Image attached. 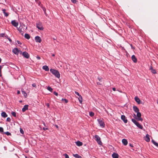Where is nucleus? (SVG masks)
<instances>
[{"mask_svg":"<svg viewBox=\"0 0 158 158\" xmlns=\"http://www.w3.org/2000/svg\"><path fill=\"white\" fill-rule=\"evenodd\" d=\"M98 79L99 81H101V79L99 77H98Z\"/></svg>","mask_w":158,"mask_h":158,"instance_id":"54","label":"nucleus"},{"mask_svg":"<svg viewBox=\"0 0 158 158\" xmlns=\"http://www.w3.org/2000/svg\"><path fill=\"white\" fill-rule=\"evenodd\" d=\"M43 10L44 11L45 14L46 16H47V14H46V9L45 8H43Z\"/></svg>","mask_w":158,"mask_h":158,"instance_id":"41","label":"nucleus"},{"mask_svg":"<svg viewBox=\"0 0 158 158\" xmlns=\"http://www.w3.org/2000/svg\"><path fill=\"white\" fill-rule=\"evenodd\" d=\"M98 121L101 127L103 128L105 127V124L103 119H98Z\"/></svg>","mask_w":158,"mask_h":158,"instance_id":"5","label":"nucleus"},{"mask_svg":"<svg viewBox=\"0 0 158 158\" xmlns=\"http://www.w3.org/2000/svg\"><path fill=\"white\" fill-rule=\"evenodd\" d=\"M43 129L44 130V131H45L46 130H47L48 129V128H45V127H43Z\"/></svg>","mask_w":158,"mask_h":158,"instance_id":"45","label":"nucleus"},{"mask_svg":"<svg viewBox=\"0 0 158 158\" xmlns=\"http://www.w3.org/2000/svg\"><path fill=\"white\" fill-rule=\"evenodd\" d=\"M32 85L33 87H36V84L35 83H33L32 84Z\"/></svg>","mask_w":158,"mask_h":158,"instance_id":"47","label":"nucleus"},{"mask_svg":"<svg viewBox=\"0 0 158 158\" xmlns=\"http://www.w3.org/2000/svg\"><path fill=\"white\" fill-rule=\"evenodd\" d=\"M62 101H64L65 103H67L68 102V100L67 99H63V98H62Z\"/></svg>","mask_w":158,"mask_h":158,"instance_id":"33","label":"nucleus"},{"mask_svg":"<svg viewBox=\"0 0 158 158\" xmlns=\"http://www.w3.org/2000/svg\"><path fill=\"white\" fill-rule=\"evenodd\" d=\"M25 37L27 39H29L30 38V36L28 34H25L24 35Z\"/></svg>","mask_w":158,"mask_h":158,"instance_id":"24","label":"nucleus"},{"mask_svg":"<svg viewBox=\"0 0 158 158\" xmlns=\"http://www.w3.org/2000/svg\"><path fill=\"white\" fill-rule=\"evenodd\" d=\"M112 90L114 91H115L116 90L115 88H113Z\"/></svg>","mask_w":158,"mask_h":158,"instance_id":"53","label":"nucleus"},{"mask_svg":"<svg viewBox=\"0 0 158 158\" xmlns=\"http://www.w3.org/2000/svg\"><path fill=\"white\" fill-rule=\"evenodd\" d=\"M75 93L78 96H79L80 94L78 92H77V91H75Z\"/></svg>","mask_w":158,"mask_h":158,"instance_id":"43","label":"nucleus"},{"mask_svg":"<svg viewBox=\"0 0 158 158\" xmlns=\"http://www.w3.org/2000/svg\"><path fill=\"white\" fill-rule=\"evenodd\" d=\"M26 158H27V157L26 156Z\"/></svg>","mask_w":158,"mask_h":158,"instance_id":"63","label":"nucleus"},{"mask_svg":"<svg viewBox=\"0 0 158 158\" xmlns=\"http://www.w3.org/2000/svg\"><path fill=\"white\" fill-rule=\"evenodd\" d=\"M64 156H65V158H69V156L66 154H64Z\"/></svg>","mask_w":158,"mask_h":158,"instance_id":"37","label":"nucleus"},{"mask_svg":"<svg viewBox=\"0 0 158 158\" xmlns=\"http://www.w3.org/2000/svg\"><path fill=\"white\" fill-rule=\"evenodd\" d=\"M35 40L36 42L40 43L42 41L41 39L39 36H35Z\"/></svg>","mask_w":158,"mask_h":158,"instance_id":"7","label":"nucleus"},{"mask_svg":"<svg viewBox=\"0 0 158 158\" xmlns=\"http://www.w3.org/2000/svg\"><path fill=\"white\" fill-rule=\"evenodd\" d=\"M71 1L74 3L76 2V0H71Z\"/></svg>","mask_w":158,"mask_h":158,"instance_id":"44","label":"nucleus"},{"mask_svg":"<svg viewBox=\"0 0 158 158\" xmlns=\"http://www.w3.org/2000/svg\"><path fill=\"white\" fill-rule=\"evenodd\" d=\"M73 156L77 158H81V156L77 154H73Z\"/></svg>","mask_w":158,"mask_h":158,"instance_id":"26","label":"nucleus"},{"mask_svg":"<svg viewBox=\"0 0 158 158\" xmlns=\"http://www.w3.org/2000/svg\"><path fill=\"white\" fill-rule=\"evenodd\" d=\"M121 118L125 123H127V120L126 118V117L124 115H122L121 116Z\"/></svg>","mask_w":158,"mask_h":158,"instance_id":"10","label":"nucleus"},{"mask_svg":"<svg viewBox=\"0 0 158 158\" xmlns=\"http://www.w3.org/2000/svg\"><path fill=\"white\" fill-rule=\"evenodd\" d=\"M1 59L0 58V63L1 62Z\"/></svg>","mask_w":158,"mask_h":158,"instance_id":"60","label":"nucleus"},{"mask_svg":"<svg viewBox=\"0 0 158 158\" xmlns=\"http://www.w3.org/2000/svg\"><path fill=\"white\" fill-rule=\"evenodd\" d=\"M133 109L134 111L136 113L139 112V110L137 106H134L133 107Z\"/></svg>","mask_w":158,"mask_h":158,"instance_id":"18","label":"nucleus"},{"mask_svg":"<svg viewBox=\"0 0 158 158\" xmlns=\"http://www.w3.org/2000/svg\"><path fill=\"white\" fill-rule=\"evenodd\" d=\"M36 27L40 30L43 31L44 28L43 27L42 24L40 22H38L36 23Z\"/></svg>","mask_w":158,"mask_h":158,"instance_id":"3","label":"nucleus"},{"mask_svg":"<svg viewBox=\"0 0 158 158\" xmlns=\"http://www.w3.org/2000/svg\"><path fill=\"white\" fill-rule=\"evenodd\" d=\"M22 93L24 95V96H25V97H26L27 95V93L24 91H22Z\"/></svg>","mask_w":158,"mask_h":158,"instance_id":"32","label":"nucleus"},{"mask_svg":"<svg viewBox=\"0 0 158 158\" xmlns=\"http://www.w3.org/2000/svg\"><path fill=\"white\" fill-rule=\"evenodd\" d=\"M153 69L152 67V66H151L150 68V70H151Z\"/></svg>","mask_w":158,"mask_h":158,"instance_id":"52","label":"nucleus"},{"mask_svg":"<svg viewBox=\"0 0 158 158\" xmlns=\"http://www.w3.org/2000/svg\"><path fill=\"white\" fill-rule=\"evenodd\" d=\"M152 143L155 145L156 147H158V143L156 142L153 139L152 140Z\"/></svg>","mask_w":158,"mask_h":158,"instance_id":"25","label":"nucleus"},{"mask_svg":"<svg viewBox=\"0 0 158 158\" xmlns=\"http://www.w3.org/2000/svg\"><path fill=\"white\" fill-rule=\"evenodd\" d=\"M157 103L158 104V99L157 100Z\"/></svg>","mask_w":158,"mask_h":158,"instance_id":"59","label":"nucleus"},{"mask_svg":"<svg viewBox=\"0 0 158 158\" xmlns=\"http://www.w3.org/2000/svg\"><path fill=\"white\" fill-rule=\"evenodd\" d=\"M10 118L9 117H8L6 119V121L8 122H10Z\"/></svg>","mask_w":158,"mask_h":158,"instance_id":"39","label":"nucleus"},{"mask_svg":"<svg viewBox=\"0 0 158 158\" xmlns=\"http://www.w3.org/2000/svg\"><path fill=\"white\" fill-rule=\"evenodd\" d=\"M77 98H78L80 102L81 103L82 102V98L81 95H80L79 96H78V97H77Z\"/></svg>","mask_w":158,"mask_h":158,"instance_id":"21","label":"nucleus"},{"mask_svg":"<svg viewBox=\"0 0 158 158\" xmlns=\"http://www.w3.org/2000/svg\"><path fill=\"white\" fill-rule=\"evenodd\" d=\"M55 54H52V56H55Z\"/></svg>","mask_w":158,"mask_h":158,"instance_id":"58","label":"nucleus"},{"mask_svg":"<svg viewBox=\"0 0 158 158\" xmlns=\"http://www.w3.org/2000/svg\"><path fill=\"white\" fill-rule=\"evenodd\" d=\"M1 35H2V37H3L4 35V34H1Z\"/></svg>","mask_w":158,"mask_h":158,"instance_id":"57","label":"nucleus"},{"mask_svg":"<svg viewBox=\"0 0 158 158\" xmlns=\"http://www.w3.org/2000/svg\"><path fill=\"white\" fill-rule=\"evenodd\" d=\"M131 121L139 128L141 129H143L142 126L135 119L132 118L131 119Z\"/></svg>","mask_w":158,"mask_h":158,"instance_id":"2","label":"nucleus"},{"mask_svg":"<svg viewBox=\"0 0 158 158\" xmlns=\"http://www.w3.org/2000/svg\"><path fill=\"white\" fill-rule=\"evenodd\" d=\"M135 101L138 104H139L140 103V100L139 98L137 97H135Z\"/></svg>","mask_w":158,"mask_h":158,"instance_id":"17","label":"nucleus"},{"mask_svg":"<svg viewBox=\"0 0 158 158\" xmlns=\"http://www.w3.org/2000/svg\"><path fill=\"white\" fill-rule=\"evenodd\" d=\"M46 106H47V107H49V104L48 103H47L46 104Z\"/></svg>","mask_w":158,"mask_h":158,"instance_id":"48","label":"nucleus"},{"mask_svg":"<svg viewBox=\"0 0 158 158\" xmlns=\"http://www.w3.org/2000/svg\"><path fill=\"white\" fill-rule=\"evenodd\" d=\"M131 59L134 63H136L137 62V59L134 55H133L131 56Z\"/></svg>","mask_w":158,"mask_h":158,"instance_id":"13","label":"nucleus"},{"mask_svg":"<svg viewBox=\"0 0 158 158\" xmlns=\"http://www.w3.org/2000/svg\"><path fill=\"white\" fill-rule=\"evenodd\" d=\"M95 138L96 141L99 145H102V143L101 140V138L98 135H96L95 136Z\"/></svg>","mask_w":158,"mask_h":158,"instance_id":"4","label":"nucleus"},{"mask_svg":"<svg viewBox=\"0 0 158 158\" xmlns=\"http://www.w3.org/2000/svg\"><path fill=\"white\" fill-rule=\"evenodd\" d=\"M56 127L57 128H58V126H57V125H56Z\"/></svg>","mask_w":158,"mask_h":158,"instance_id":"61","label":"nucleus"},{"mask_svg":"<svg viewBox=\"0 0 158 158\" xmlns=\"http://www.w3.org/2000/svg\"><path fill=\"white\" fill-rule=\"evenodd\" d=\"M19 32L22 35H23V33H24V32L23 31H21V30H19Z\"/></svg>","mask_w":158,"mask_h":158,"instance_id":"38","label":"nucleus"},{"mask_svg":"<svg viewBox=\"0 0 158 158\" xmlns=\"http://www.w3.org/2000/svg\"><path fill=\"white\" fill-rule=\"evenodd\" d=\"M56 96H57L58 95V94L56 92H54L53 93Z\"/></svg>","mask_w":158,"mask_h":158,"instance_id":"42","label":"nucleus"},{"mask_svg":"<svg viewBox=\"0 0 158 158\" xmlns=\"http://www.w3.org/2000/svg\"><path fill=\"white\" fill-rule=\"evenodd\" d=\"M13 52L16 55H18L19 52V50L17 48H15L14 49L12 50Z\"/></svg>","mask_w":158,"mask_h":158,"instance_id":"11","label":"nucleus"},{"mask_svg":"<svg viewBox=\"0 0 158 158\" xmlns=\"http://www.w3.org/2000/svg\"><path fill=\"white\" fill-rule=\"evenodd\" d=\"M2 11L3 13L4 14V15L6 17H7L8 16V14L7 13H6V10L5 9H3L2 10Z\"/></svg>","mask_w":158,"mask_h":158,"instance_id":"23","label":"nucleus"},{"mask_svg":"<svg viewBox=\"0 0 158 158\" xmlns=\"http://www.w3.org/2000/svg\"><path fill=\"white\" fill-rule=\"evenodd\" d=\"M47 89L49 91H50V92H52V89L51 87H50L48 86V87H47Z\"/></svg>","mask_w":158,"mask_h":158,"instance_id":"27","label":"nucleus"},{"mask_svg":"<svg viewBox=\"0 0 158 158\" xmlns=\"http://www.w3.org/2000/svg\"><path fill=\"white\" fill-rule=\"evenodd\" d=\"M23 55L25 58H28L29 57V55L28 53L26 52H24L22 53Z\"/></svg>","mask_w":158,"mask_h":158,"instance_id":"9","label":"nucleus"},{"mask_svg":"<svg viewBox=\"0 0 158 158\" xmlns=\"http://www.w3.org/2000/svg\"><path fill=\"white\" fill-rule=\"evenodd\" d=\"M28 105H25L22 108V110L23 112H24L26 110H27L28 108Z\"/></svg>","mask_w":158,"mask_h":158,"instance_id":"14","label":"nucleus"},{"mask_svg":"<svg viewBox=\"0 0 158 158\" xmlns=\"http://www.w3.org/2000/svg\"><path fill=\"white\" fill-rule=\"evenodd\" d=\"M43 69L46 71H48L49 69L48 67L46 65L43 66Z\"/></svg>","mask_w":158,"mask_h":158,"instance_id":"22","label":"nucleus"},{"mask_svg":"<svg viewBox=\"0 0 158 158\" xmlns=\"http://www.w3.org/2000/svg\"><path fill=\"white\" fill-rule=\"evenodd\" d=\"M97 84L98 85H100V84L99 82H97Z\"/></svg>","mask_w":158,"mask_h":158,"instance_id":"56","label":"nucleus"},{"mask_svg":"<svg viewBox=\"0 0 158 158\" xmlns=\"http://www.w3.org/2000/svg\"><path fill=\"white\" fill-rule=\"evenodd\" d=\"M6 135H11V134L8 131H7L4 133Z\"/></svg>","mask_w":158,"mask_h":158,"instance_id":"34","label":"nucleus"},{"mask_svg":"<svg viewBox=\"0 0 158 158\" xmlns=\"http://www.w3.org/2000/svg\"><path fill=\"white\" fill-rule=\"evenodd\" d=\"M122 142L123 144L125 145H126L128 143L127 140L125 139H122Z\"/></svg>","mask_w":158,"mask_h":158,"instance_id":"15","label":"nucleus"},{"mask_svg":"<svg viewBox=\"0 0 158 158\" xmlns=\"http://www.w3.org/2000/svg\"><path fill=\"white\" fill-rule=\"evenodd\" d=\"M129 145L131 147H133V145L131 143L129 144Z\"/></svg>","mask_w":158,"mask_h":158,"instance_id":"49","label":"nucleus"},{"mask_svg":"<svg viewBox=\"0 0 158 158\" xmlns=\"http://www.w3.org/2000/svg\"><path fill=\"white\" fill-rule=\"evenodd\" d=\"M145 140L147 142H149L150 141V139L149 138V135L148 134H147L146 135L145 137Z\"/></svg>","mask_w":158,"mask_h":158,"instance_id":"12","label":"nucleus"},{"mask_svg":"<svg viewBox=\"0 0 158 158\" xmlns=\"http://www.w3.org/2000/svg\"><path fill=\"white\" fill-rule=\"evenodd\" d=\"M3 132V129L2 127H0V132Z\"/></svg>","mask_w":158,"mask_h":158,"instance_id":"35","label":"nucleus"},{"mask_svg":"<svg viewBox=\"0 0 158 158\" xmlns=\"http://www.w3.org/2000/svg\"><path fill=\"white\" fill-rule=\"evenodd\" d=\"M36 58L38 60H40V57L39 56H36Z\"/></svg>","mask_w":158,"mask_h":158,"instance_id":"46","label":"nucleus"},{"mask_svg":"<svg viewBox=\"0 0 158 158\" xmlns=\"http://www.w3.org/2000/svg\"><path fill=\"white\" fill-rule=\"evenodd\" d=\"M76 145L78 146H80L82 145L83 143H82L79 141H78L76 142Z\"/></svg>","mask_w":158,"mask_h":158,"instance_id":"20","label":"nucleus"},{"mask_svg":"<svg viewBox=\"0 0 158 158\" xmlns=\"http://www.w3.org/2000/svg\"><path fill=\"white\" fill-rule=\"evenodd\" d=\"M151 72L154 74H156V70L155 69H152L151 70Z\"/></svg>","mask_w":158,"mask_h":158,"instance_id":"28","label":"nucleus"},{"mask_svg":"<svg viewBox=\"0 0 158 158\" xmlns=\"http://www.w3.org/2000/svg\"><path fill=\"white\" fill-rule=\"evenodd\" d=\"M35 1L38 3L39 5L40 6V2H39V0H35Z\"/></svg>","mask_w":158,"mask_h":158,"instance_id":"40","label":"nucleus"},{"mask_svg":"<svg viewBox=\"0 0 158 158\" xmlns=\"http://www.w3.org/2000/svg\"><path fill=\"white\" fill-rule=\"evenodd\" d=\"M118 154L115 153H114L112 155L113 158H118Z\"/></svg>","mask_w":158,"mask_h":158,"instance_id":"16","label":"nucleus"},{"mask_svg":"<svg viewBox=\"0 0 158 158\" xmlns=\"http://www.w3.org/2000/svg\"><path fill=\"white\" fill-rule=\"evenodd\" d=\"M19 102H22V101H19Z\"/></svg>","mask_w":158,"mask_h":158,"instance_id":"62","label":"nucleus"},{"mask_svg":"<svg viewBox=\"0 0 158 158\" xmlns=\"http://www.w3.org/2000/svg\"><path fill=\"white\" fill-rule=\"evenodd\" d=\"M1 116L4 118H6L7 117V115L5 112H2L1 113Z\"/></svg>","mask_w":158,"mask_h":158,"instance_id":"19","label":"nucleus"},{"mask_svg":"<svg viewBox=\"0 0 158 158\" xmlns=\"http://www.w3.org/2000/svg\"><path fill=\"white\" fill-rule=\"evenodd\" d=\"M2 66H0V77H1L2 76L1 69L2 67Z\"/></svg>","mask_w":158,"mask_h":158,"instance_id":"31","label":"nucleus"},{"mask_svg":"<svg viewBox=\"0 0 158 158\" xmlns=\"http://www.w3.org/2000/svg\"><path fill=\"white\" fill-rule=\"evenodd\" d=\"M11 23L15 27H17L18 25V23L16 22L15 20L12 21Z\"/></svg>","mask_w":158,"mask_h":158,"instance_id":"8","label":"nucleus"},{"mask_svg":"<svg viewBox=\"0 0 158 158\" xmlns=\"http://www.w3.org/2000/svg\"><path fill=\"white\" fill-rule=\"evenodd\" d=\"M94 115V112H89V115L91 117L93 116Z\"/></svg>","mask_w":158,"mask_h":158,"instance_id":"30","label":"nucleus"},{"mask_svg":"<svg viewBox=\"0 0 158 158\" xmlns=\"http://www.w3.org/2000/svg\"><path fill=\"white\" fill-rule=\"evenodd\" d=\"M11 114L14 116L15 117H16V113L15 112H12L11 113Z\"/></svg>","mask_w":158,"mask_h":158,"instance_id":"29","label":"nucleus"},{"mask_svg":"<svg viewBox=\"0 0 158 158\" xmlns=\"http://www.w3.org/2000/svg\"><path fill=\"white\" fill-rule=\"evenodd\" d=\"M8 40H9V41H10L11 42V39L10 38H8Z\"/></svg>","mask_w":158,"mask_h":158,"instance_id":"55","label":"nucleus"},{"mask_svg":"<svg viewBox=\"0 0 158 158\" xmlns=\"http://www.w3.org/2000/svg\"><path fill=\"white\" fill-rule=\"evenodd\" d=\"M17 42L19 44H21V43L19 41H17Z\"/></svg>","mask_w":158,"mask_h":158,"instance_id":"51","label":"nucleus"},{"mask_svg":"<svg viewBox=\"0 0 158 158\" xmlns=\"http://www.w3.org/2000/svg\"><path fill=\"white\" fill-rule=\"evenodd\" d=\"M17 94H20V91L19 90L17 91Z\"/></svg>","mask_w":158,"mask_h":158,"instance_id":"50","label":"nucleus"},{"mask_svg":"<svg viewBox=\"0 0 158 158\" xmlns=\"http://www.w3.org/2000/svg\"><path fill=\"white\" fill-rule=\"evenodd\" d=\"M137 116L138 118H136L137 119L138 121H143V119L141 118V114L140 112H138L137 113Z\"/></svg>","mask_w":158,"mask_h":158,"instance_id":"6","label":"nucleus"},{"mask_svg":"<svg viewBox=\"0 0 158 158\" xmlns=\"http://www.w3.org/2000/svg\"><path fill=\"white\" fill-rule=\"evenodd\" d=\"M20 132L21 133H22V134H24V131H23V130L21 128H20Z\"/></svg>","mask_w":158,"mask_h":158,"instance_id":"36","label":"nucleus"},{"mask_svg":"<svg viewBox=\"0 0 158 158\" xmlns=\"http://www.w3.org/2000/svg\"><path fill=\"white\" fill-rule=\"evenodd\" d=\"M50 71L57 78H59L60 77V74L57 70L53 69H51Z\"/></svg>","mask_w":158,"mask_h":158,"instance_id":"1","label":"nucleus"}]
</instances>
